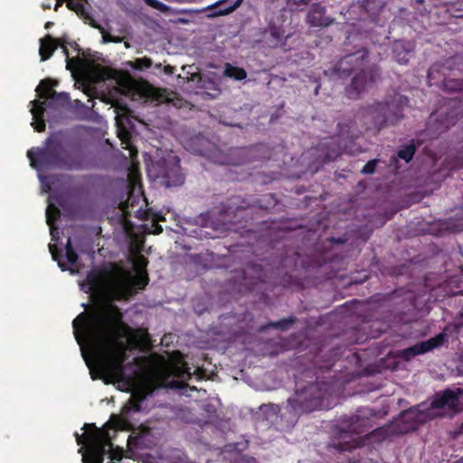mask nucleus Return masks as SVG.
Segmentation results:
<instances>
[{"mask_svg": "<svg viewBox=\"0 0 463 463\" xmlns=\"http://www.w3.org/2000/svg\"><path fill=\"white\" fill-rule=\"evenodd\" d=\"M236 463H256V460L253 458H241L238 460Z\"/></svg>", "mask_w": 463, "mask_h": 463, "instance_id": "51", "label": "nucleus"}, {"mask_svg": "<svg viewBox=\"0 0 463 463\" xmlns=\"http://www.w3.org/2000/svg\"><path fill=\"white\" fill-rule=\"evenodd\" d=\"M445 342V334L439 333V335L431 337L426 341L419 342L414 345L407 347L401 351V357L404 360H410L412 357L423 354L434 348L441 346Z\"/></svg>", "mask_w": 463, "mask_h": 463, "instance_id": "14", "label": "nucleus"}, {"mask_svg": "<svg viewBox=\"0 0 463 463\" xmlns=\"http://www.w3.org/2000/svg\"><path fill=\"white\" fill-rule=\"evenodd\" d=\"M137 69L150 68L152 66V61L149 58L144 57L135 61Z\"/></svg>", "mask_w": 463, "mask_h": 463, "instance_id": "42", "label": "nucleus"}, {"mask_svg": "<svg viewBox=\"0 0 463 463\" xmlns=\"http://www.w3.org/2000/svg\"><path fill=\"white\" fill-rule=\"evenodd\" d=\"M73 334L79 345L84 342L99 354V365L106 371L122 373L128 359V347L121 340L137 347L142 337L137 330L123 321L120 308L111 303L94 305L88 312L80 313L73 321Z\"/></svg>", "mask_w": 463, "mask_h": 463, "instance_id": "1", "label": "nucleus"}, {"mask_svg": "<svg viewBox=\"0 0 463 463\" xmlns=\"http://www.w3.org/2000/svg\"><path fill=\"white\" fill-rule=\"evenodd\" d=\"M147 260L140 255L137 258V260H135L134 262V265L138 269H146V267L147 265Z\"/></svg>", "mask_w": 463, "mask_h": 463, "instance_id": "44", "label": "nucleus"}, {"mask_svg": "<svg viewBox=\"0 0 463 463\" xmlns=\"http://www.w3.org/2000/svg\"><path fill=\"white\" fill-rule=\"evenodd\" d=\"M415 152H416V146L413 144V142H411V144L406 145V146H402V148H400L397 152V156L399 158H401L408 163L413 158Z\"/></svg>", "mask_w": 463, "mask_h": 463, "instance_id": "29", "label": "nucleus"}, {"mask_svg": "<svg viewBox=\"0 0 463 463\" xmlns=\"http://www.w3.org/2000/svg\"><path fill=\"white\" fill-rule=\"evenodd\" d=\"M43 8L44 10H45V9H50V8H51V6H50V5H44V4H43Z\"/></svg>", "mask_w": 463, "mask_h": 463, "instance_id": "60", "label": "nucleus"}, {"mask_svg": "<svg viewBox=\"0 0 463 463\" xmlns=\"http://www.w3.org/2000/svg\"><path fill=\"white\" fill-rule=\"evenodd\" d=\"M268 153L269 148L264 144H259L247 148H234L230 151L227 157L219 161V164L232 165H245L255 160L269 158V156L266 155Z\"/></svg>", "mask_w": 463, "mask_h": 463, "instance_id": "10", "label": "nucleus"}, {"mask_svg": "<svg viewBox=\"0 0 463 463\" xmlns=\"http://www.w3.org/2000/svg\"><path fill=\"white\" fill-rule=\"evenodd\" d=\"M112 39H113L112 43H118L121 42V38L120 37L113 36Z\"/></svg>", "mask_w": 463, "mask_h": 463, "instance_id": "57", "label": "nucleus"}, {"mask_svg": "<svg viewBox=\"0 0 463 463\" xmlns=\"http://www.w3.org/2000/svg\"><path fill=\"white\" fill-rule=\"evenodd\" d=\"M409 104V99L396 95L391 100L375 101L364 107L355 114L354 121L338 123L339 136L353 140L359 137L361 130L357 121L366 131L379 133L390 125H395L403 118V109Z\"/></svg>", "mask_w": 463, "mask_h": 463, "instance_id": "2", "label": "nucleus"}, {"mask_svg": "<svg viewBox=\"0 0 463 463\" xmlns=\"http://www.w3.org/2000/svg\"><path fill=\"white\" fill-rule=\"evenodd\" d=\"M129 442H133L137 447L144 445L145 444V434L140 432L134 437L131 436L129 439Z\"/></svg>", "mask_w": 463, "mask_h": 463, "instance_id": "43", "label": "nucleus"}, {"mask_svg": "<svg viewBox=\"0 0 463 463\" xmlns=\"http://www.w3.org/2000/svg\"><path fill=\"white\" fill-rule=\"evenodd\" d=\"M374 432L384 437L388 433V429L387 428H379V429L375 430Z\"/></svg>", "mask_w": 463, "mask_h": 463, "instance_id": "50", "label": "nucleus"}, {"mask_svg": "<svg viewBox=\"0 0 463 463\" xmlns=\"http://www.w3.org/2000/svg\"><path fill=\"white\" fill-rule=\"evenodd\" d=\"M461 60V57L456 55L450 57L445 61L444 63L435 62L433 63L428 70L427 79L429 81V85L431 86L433 84H437L435 80L437 76L439 74L445 75V71L453 70V66L456 64L458 61Z\"/></svg>", "mask_w": 463, "mask_h": 463, "instance_id": "19", "label": "nucleus"}, {"mask_svg": "<svg viewBox=\"0 0 463 463\" xmlns=\"http://www.w3.org/2000/svg\"><path fill=\"white\" fill-rule=\"evenodd\" d=\"M169 387L182 389L185 386V383L180 380H173L169 383Z\"/></svg>", "mask_w": 463, "mask_h": 463, "instance_id": "45", "label": "nucleus"}, {"mask_svg": "<svg viewBox=\"0 0 463 463\" xmlns=\"http://www.w3.org/2000/svg\"><path fill=\"white\" fill-rule=\"evenodd\" d=\"M250 204L240 196H232L219 205L201 213L199 220L205 227L216 231H229L233 225L239 224L244 218L243 213Z\"/></svg>", "mask_w": 463, "mask_h": 463, "instance_id": "6", "label": "nucleus"}, {"mask_svg": "<svg viewBox=\"0 0 463 463\" xmlns=\"http://www.w3.org/2000/svg\"><path fill=\"white\" fill-rule=\"evenodd\" d=\"M60 215V211L58 208L49 205L46 210V222L52 226L53 222L58 219Z\"/></svg>", "mask_w": 463, "mask_h": 463, "instance_id": "34", "label": "nucleus"}, {"mask_svg": "<svg viewBox=\"0 0 463 463\" xmlns=\"http://www.w3.org/2000/svg\"><path fill=\"white\" fill-rule=\"evenodd\" d=\"M326 7L317 3L314 4L308 14H307V22L310 25L315 27H326L333 23V19L325 15Z\"/></svg>", "mask_w": 463, "mask_h": 463, "instance_id": "20", "label": "nucleus"}, {"mask_svg": "<svg viewBox=\"0 0 463 463\" xmlns=\"http://www.w3.org/2000/svg\"><path fill=\"white\" fill-rule=\"evenodd\" d=\"M323 147L326 146L327 150L324 154L323 163L333 161L336 159L342 151V147L336 143L335 137L326 138L325 142L321 144Z\"/></svg>", "mask_w": 463, "mask_h": 463, "instance_id": "23", "label": "nucleus"}, {"mask_svg": "<svg viewBox=\"0 0 463 463\" xmlns=\"http://www.w3.org/2000/svg\"><path fill=\"white\" fill-rule=\"evenodd\" d=\"M261 42L265 46L270 49H276L285 43V31L282 25H278L272 20L268 23L267 27L262 32Z\"/></svg>", "mask_w": 463, "mask_h": 463, "instance_id": "15", "label": "nucleus"}, {"mask_svg": "<svg viewBox=\"0 0 463 463\" xmlns=\"http://www.w3.org/2000/svg\"><path fill=\"white\" fill-rule=\"evenodd\" d=\"M226 0H220L217 4L225 2Z\"/></svg>", "mask_w": 463, "mask_h": 463, "instance_id": "62", "label": "nucleus"}, {"mask_svg": "<svg viewBox=\"0 0 463 463\" xmlns=\"http://www.w3.org/2000/svg\"><path fill=\"white\" fill-rule=\"evenodd\" d=\"M311 0H294L298 5H307Z\"/></svg>", "mask_w": 463, "mask_h": 463, "instance_id": "55", "label": "nucleus"}, {"mask_svg": "<svg viewBox=\"0 0 463 463\" xmlns=\"http://www.w3.org/2000/svg\"><path fill=\"white\" fill-rule=\"evenodd\" d=\"M86 280L91 289L97 288L100 284L99 275L93 271L87 274Z\"/></svg>", "mask_w": 463, "mask_h": 463, "instance_id": "37", "label": "nucleus"}, {"mask_svg": "<svg viewBox=\"0 0 463 463\" xmlns=\"http://www.w3.org/2000/svg\"><path fill=\"white\" fill-rule=\"evenodd\" d=\"M110 458L112 460L120 461L122 459V450L121 449H118L117 451L112 450V452L110 454Z\"/></svg>", "mask_w": 463, "mask_h": 463, "instance_id": "47", "label": "nucleus"}, {"mask_svg": "<svg viewBox=\"0 0 463 463\" xmlns=\"http://www.w3.org/2000/svg\"><path fill=\"white\" fill-rule=\"evenodd\" d=\"M417 2H418L419 4H422V3H423V0H417Z\"/></svg>", "mask_w": 463, "mask_h": 463, "instance_id": "61", "label": "nucleus"}, {"mask_svg": "<svg viewBox=\"0 0 463 463\" xmlns=\"http://www.w3.org/2000/svg\"><path fill=\"white\" fill-rule=\"evenodd\" d=\"M460 389L457 392L447 389L442 393L437 394L431 402V407L436 409L448 408L455 412L459 411L462 408L459 404Z\"/></svg>", "mask_w": 463, "mask_h": 463, "instance_id": "17", "label": "nucleus"}, {"mask_svg": "<svg viewBox=\"0 0 463 463\" xmlns=\"http://www.w3.org/2000/svg\"><path fill=\"white\" fill-rule=\"evenodd\" d=\"M441 88L446 92L457 94L455 98L449 99L446 105L449 109L462 110L463 112V79H444Z\"/></svg>", "mask_w": 463, "mask_h": 463, "instance_id": "16", "label": "nucleus"}, {"mask_svg": "<svg viewBox=\"0 0 463 463\" xmlns=\"http://www.w3.org/2000/svg\"><path fill=\"white\" fill-rule=\"evenodd\" d=\"M68 0H56V4L54 6V10L57 11L59 7H61L64 2L67 3Z\"/></svg>", "mask_w": 463, "mask_h": 463, "instance_id": "54", "label": "nucleus"}, {"mask_svg": "<svg viewBox=\"0 0 463 463\" xmlns=\"http://www.w3.org/2000/svg\"><path fill=\"white\" fill-rule=\"evenodd\" d=\"M154 226H155V230H154L155 234H159L163 232V228L160 224L155 223Z\"/></svg>", "mask_w": 463, "mask_h": 463, "instance_id": "53", "label": "nucleus"}, {"mask_svg": "<svg viewBox=\"0 0 463 463\" xmlns=\"http://www.w3.org/2000/svg\"><path fill=\"white\" fill-rule=\"evenodd\" d=\"M332 447L340 452L351 451L359 447V441L351 438L348 440H338L332 444Z\"/></svg>", "mask_w": 463, "mask_h": 463, "instance_id": "28", "label": "nucleus"}, {"mask_svg": "<svg viewBox=\"0 0 463 463\" xmlns=\"http://www.w3.org/2000/svg\"><path fill=\"white\" fill-rule=\"evenodd\" d=\"M57 84L58 82L52 79L42 80L36 88L37 96L40 99H46L45 101H48L52 96V93L55 92L53 87Z\"/></svg>", "mask_w": 463, "mask_h": 463, "instance_id": "24", "label": "nucleus"}, {"mask_svg": "<svg viewBox=\"0 0 463 463\" xmlns=\"http://www.w3.org/2000/svg\"><path fill=\"white\" fill-rule=\"evenodd\" d=\"M344 432L362 434L369 430L370 419L359 413L344 417L341 420Z\"/></svg>", "mask_w": 463, "mask_h": 463, "instance_id": "18", "label": "nucleus"}, {"mask_svg": "<svg viewBox=\"0 0 463 463\" xmlns=\"http://www.w3.org/2000/svg\"><path fill=\"white\" fill-rule=\"evenodd\" d=\"M241 1L242 0H236V2L234 3V5L232 6L229 7L228 9H226L224 12H222L221 14H229V13L234 11L236 8H238L241 5Z\"/></svg>", "mask_w": 463, "mask_h": 463, "instance_id": "48", "label": "nucleus"}, {"mask_svg": "<svg viewBox=\"0 0 463 463\" xmlns=\"http://www.w3.org/2000/svg\"><path fill=\"white\" fill-rule=\"evenodd\" d=\"M461 117L462 110L449 109L445 105L430 115L426 127L420 131L419 137L422 142L435 139L454 126Z\"/></svg>", "mask_w": 463, "mask_h": 463, "instance_id": "8", "label": "nucleus"}, {"mask_svg": "<svg viewBox=\"0 0 463 463\" xmlns=\"http://www.w3.org/2000/svg\"><path fill=\"white\" fill-rule=\"evenodd\" d=\"M252 269L258 272L257 279L260 280L261 279V275H260L261 269H260V266L254 264V265H252Z\"/></svg>", "mask_w": 463, "mask_h": 463, "instance_id": "52", "label": "nucleus"}, {"mask_svg": "<svg viewBox=\"0 0 463 463\" xmlns=\"http://www.w3.org/2000/svg\"><path fill=\"white\" fill-rule=\"evenodd\" d=\"M65 256H66L67 261L70 264L74 265L77 263L79 257H78L77 252L73 249L71 238H68L66 245H65Z\"/></svg>", "mask_w": 463, "mask_h": 463, "instance_id": "31", "label": "nucleus"}, {"mask_svg": "<svg viewBox=\"0 0 463 463\" xmlns=\"http://www.w3.org/2000/svg\"><path fill=\"white\" fill-rule=\"evenodd\" d=\"M294 256H295V262H294L295 268H297L298 260L300 261L303 268L306 269H307L309 268V266H319L320 267L326 262L325 259H323L322 261H315L312 258H308V260H310V264H309L307 261H305V260L300 256V254L296 252L294 254Z\"/></svg>", "mask_w": 463, "mask_h": 463, "instance_id": "33", "label": "nucleus"}, {"mask_svg": "<svg viewBox=\"0 0 463 463\" xmlns=\"http://www.w3.org/2000/svg\"><path fill=\"white\" fill-rule=\"evenodd\" d=\"M320 89V85L318 84L317 87H316V90H315V94L317 95L318 94V90Z\"/></svg>", "mask_w": 463, "mask_h": 463, "instance_id": "59", "label": "nucleus"}, {"mask_svg": "<svg viewBox=\"0 0 463 463\" xmlns=\"http://www.w3.org/2000/svg\"><path fill=\"white\" fill-rule=\"evenodd\" d=\"M224 76L235 80H243L247 78V72L243 68L226 63L223 71Z\"/></svg>", "mask_w": 463, "mask_h": 463, "instance_id": "25", "label": "nucleus"}, {"mask_svg": "<svg viewBox=\"0 0 463 463\" xmlns=\"http://www.w3.org/2000/svg\"><path fill=\"white\" fill-rule=\"evenodd\" d=\"M149 279L146 271H140L135 277H123L114 282V287L124 296H130L137 290L144 289L148 284Z\"/></svg>", "mask_w": 463, "mask_h": 463, "instance_id": "13", "label": "nucleus"}, {"mask_svg": "<svg viewBox=\"0 0 463 463\" xmlns=\"http://www.w3.org/2000/svg\"><path fill=\"white\" fill-rule=\"evenodd\" d=\"M85 4H88V0H68L67 7L75 13H79L82 11Z\"/></svg>", "mask_w": 463, "mask_h": 463, "instance_id": "36", "label": "nucleus"}, {"mask_svg": "<svg viewBox=\"0 0 463 463\" xmlns=\"http://www.w3.org/2000/svg\"><path fill=\"white\" fill-rule=\"evenodd\" d=\"M145 398L146 397L143 394L132 396L128 400V403L123 407L122 413H128L129 411H140Z\"/></svg>", "mask_w": 463, "mask_h": 463, "instance_id": "27", "label": "nucleus"}, {"mask_svg": "<svg viewBox=\"0 0 463 463\" xmlns=\"http://www.w3.org/2000/svg\"><path fill=\"white\" fill-rule=\"evenodd\" d=\"M412 47L411 43H404L402 42L396 43L393 46V55L395 61L399 64L405 65L409 62L411 56Z\"/></svg>", "mask_w": 463, "mask_h": 463, "instance_id": "22", "label": "nucleus"}, {"mask_svg": "<svg viewBox=\"0 0 463 463\" xmlns=\"http://www.w3.org/2000/svg\"><path fill=\"white\" fill-rule=\"evenodd\" d=\"M295 322H296V318L290 317L280 319L277 322H270L267 326H264L263 329L268 328V327H273V328L279 329V330H287L291 326H293Z\"/></svg>", "mask_w": 463, "mask_h": 463, "instance_id": "30", "label": "nucleus"}, {"mask_svg": "<svg viewBox=\"0 0 463 463\" xmlns=\"http://www.w3.org/2000/svg\"><path fill=\"white\" fill-rule=\"evenodd\" d=\"M53 24H53L52 22H50V21H49V22H46V23H45L44 27H45V29H49V28H51Z\"/></svg>", "mask_w": 463, "mask_h": 463, "instance_id": "56", "label": "nucleus"}, {"mask_svg": "<svg viewBox=\"0 0 463 463\" xmlns=\"http://www.w3.org/2000/svg\"><path fill=\"white\" fill-rule=\"evenodd\" d=\"M70 101V95L67 92H53L48 101L33 100V108L31 113L33 115L32 126L37 132H43L46 128L45 120L43 118L45 112V105L48 107H63Z\"/></svg>", "mask_w": 463, "mask_h": 463, "instance_id": "9", "label": "nucleus"}, {"mask_svg": "<svg viewBox=\"0 0 463 463\" xmlns=\"http://www.w3.org/2000/svg\"><path fill=\"white\" fill-rule=\"evenodd\" d=\"M30 165L35 169L81 170L83 162L77 153L65 148L59 134H52L43 147H33L27 151Z\"/></svg>", "mask_w": 463, "mask_h": 463, "instance_id": "5", "label": "nucleus"}, {"mask_svg": "<svg viewBox=\"0 0 463 463\" xmlns=\"http://www.w3.org/2000/svg\"><path fill=\"white\" fill-rule=\"evenodd\" d=\"M70 45L75 49H77L79 46L77 44V43H70Z\"/></svg>", "mask_w": 463, "mask_h": 463, "instance_id": "58", "label": "nucleus"}, {"mask_svg": "<svg viewBox=\"0 0 463 463\" xmlns=\"http://www.w3.org/2000/svg\"><path fill=\"white\" fill-rule=\"evenodd\" d=\"M76 14L80 18L82 19L85 23H87L88 21H90V24L94 27V28H98L99 25L96 24V22L92 19L90 14L88 12V10L86 9L85 5L82 7V11L81 12H79V13H76Z\"/></svg>", "mask_w": 463, "mask_h": 463, "instance_id": "39", "label": "nucleus"}, {"mask_svg": "<svg viewBox=\"0 0 463 463\" xmlns=\"http://www.w3.org/2000/svg\"><path fill=\"white\" fill-rule=\"evenodd\" d=\"M58 43H59V47H61L62 49V52L66 56L67 67H69L70 62L71 61V59H70L69 51H68V48H67V43H69L65 40L64 37H61V38H58Z\"/></svg>", "mask_w": 463, "mask_h": 463, "instance_id": "41", "label": "nucleus"}, {"mask_svg": "<svg viewBox=\"0 0 463 463\" xmlns=\"http://www.w3.org/2000/svg\"><path fill=\"white\" fill-rule=\"evenodd\" d=\"M378 160L373 159L368 161L362 168V173L364 175H372L375 172Z\"/></svg>", "mask_w": 463, "mask_h": 463, "instance_id": "40", "label": "nucleus"}, {"mask_svg": "<svg viewBox=\"0 0 463 463\" xmlns=\"http://www.w3.org/2000/svg\"><path fill=\"white\" fill-rule=\"evenodd\" d=\"M58 47V38H53L52 35L46 34L40 40L39 54L41 61H44L49 60Z\"/></svg>", "mask_w": 463, "mask_h": 463, "instance_id": "21", "label": "nucleus"}, {"mask_svg": "<svg viewBox=\"0 0 463 463\" xmlns=\"http://www.w3.org/2000/svg\"><path fill=\"white\" fill-rule=\"evenodd\" d=\"M327 388L325 383H312L303 389L297 390L293 396L288 399L286 407L288 412L292 414V420L297 421L299 415L309 413L323 407V402Z\"/></svg>", "mask_w": 463, "mask_h": 463, "instance_id": "7", "label": "nucleus"}, {"mask_svg": "<svg viewBox=\"0 0 463 463\" xmlns=\"http://www.w3.org/2000/svg\"><path fill=\"white\" fill-rule=\"evenodd\" d=\"M204 411L209 414H214L216 411L214 406L210 404L204 406Z\"/></svg>", "mask_w": 463, "mask_h": 463, "instance_id": "49", "label": "nucleus"}, {"mask_svg": "<svg viewBox=\"0 0 463 463\" xmlns=\"http://www.w3.org/2000/svg\"><path fill=\"white\" fill-rule=\"evenodd\" d=\"M148 6L156 9V10H158L160 12H163V13H165L168 11V6L158 1V0H143Z\"/></svg>", "mask_w": 463, "mask_h": 463, "instance_id": "38", "label": "nucleus"}, {"mask_svg": "<svg viewBox=\"0 0 463 463\" xmlns=\"http://www.w3.org/2000/svg\"><path fill=\"white\" fill-rule=\"evenodd\" d=\"M369 52L363 48L353 53L342 57L332 68L329 75L339 79L348 78L357 71L348 87L345 89L349 99H357L365 90L368 85L374 83L380 76V70L376 65H368Z\"/></svg>", "mask_w": 463, "mask_h": 463, "instance_id": "4", "label": "nucleus"}, {"mask_svg": "<svg viewBox=\"0 0 463 463\" xmlns=\"http://www.w3.org/2000/svg\"><path fill=\"white\" fill-rule=\"evenodd\" d=\"M157 176L163 179V183L167 187L183 184L184 175L181 171L180 159L177 156L164 159Z\"/></svg>", "mask_w": 463, "mask_h": 463, "instance_id": "12", "label": "nucleus"}, {"mask_svg": "<svg viewBox=\"0 0 463 463\" xmlns=\"http://www.w3.org/2000/svg\"><path fill=\"white\" fill-rule=\"evenodd\" d=\"M427 414L423 411L410 409L402 411L392 426V431L396 434H406L415 431L427 420Z\"/></svg>", "mask_w": 463, "mask_h": 463, "instance_id": "11", "label": "nucleus"}, {"mask_svg": "<svg viewBox=\"0 0 463 463\" xmlns=\"http://www.w3.org/2000/svg\"><path fill=\"white\" fill-rule=\"evenodd\" d=\"M50 252L52 254V260L58 262L59 268L64 271L67 270L68 268L66 264L61 261V258L62 256L61 250L58 249L55 244H49Z\"/></svg>", "mask_w": 463, "mask_h": 463, "instance_id": "32", "label": "nucleus"}, {"mask_svg": "<svg viewBox=\"0 0 463 463\" xmlns=\"http://www.w3.org/2000/svg\"><path fill=\"white\" fill-rule=\"evenodd\" d=\"M98 28H99V30H101L102 38H103L104 43H112V41H113V39H112V38H113V35H111V34H109V33H105V32H104V29H103L102 27H100L99 25V27H98Z\"/></svg>", "mask_w": 463, "mask_h": 463, "instance_id": "46", "label": "nucleus"}, {"mask_svg": "<svg viewBox=\"0 0 463 463\" xmlns=\"http://www.w3.org/2000/svg\"><path fill=\"white\" fill-rule=\"evenodd\" d=\"M129 421L123 415L112 414L109 420L101 428L95 423H85L86 430L82 435L75 433L78 445L85 444L87 449L80 448L82 454V463H103L105 456L113 449L112 438L109 430H128Z\"/></svg>", "mask_w": 463, "mask_h": 463, "instance_id": "3", "label": "nucleus"}, {"mask_svg": "<svg viewBox=\"0 0 463 463\" xmlns=\"http://www.w3.org/2000/svg\"><path fill=\"white\" fill-rule=\"evenodd\" d=\"M280 284L283 288L291 290H299L303 288V282L298 278L288 273H286L280 279Z\"/></svg>", "mask_w": 463, "mask_h": 463, "instance_id": "26", "label": "nucleus"}, {"mask_svg": "<svg viewBox=\"0 0 463 463\" xmlns=\"http://www.w3.org/2000/svg\"><path fill=\"white\" fill-rule=\"evenodd\" d=\"M169 371H170L171 374H173L178 378H184L186 375L190 376L189 369L184 365H182V366H179L177 364L173 365Z\"/></svg>", "mask_w": 463, "mask_h": 463, "instance_id": "35", "label": "nucleus"}]
</instances>
